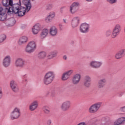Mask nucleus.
I'll return each instance as SVG.
<instances>
[{
  "label": "nucleus",
  "mask_w": 125,
  "mask_h": 125,
  "mask_svg": "<svg viewBox=\"0 0 125 125\" xmlns=\"http://www.w3.org/2000/svg\"><path fill=\"white\" fill-rule=\"evenodd\" d=\"M39 106V101L35 100L33 101L29 105V110L30 111H35Z\"/></svg>",
  "instance_id": "aec40b11"
},
{
  "label": "nucleus",
  "mask_w": 125,
  "mask_h": 125,
  "mask_svg": "<svg viewBox=\"0 0 125 125\" xmlns=\"http://www.w3.org/2000/svg\"><path fill=\"white\" fill-rule=\"evenodd\" d=\"M22 2L25 5L26 8L21 7L18 4H13L12 3L10 7H8L7 9L8 10L7 13L9 14L13 13L17 14L20 17L24 16L26 12H28L31 9V2H30V0H23Z\"/></svg>",
  "instance_id": "f257e3e1"
},
{
  "label": "nucleus",
  "mask_w": 125,
  "mask_h": 125,
  "mask_svg": "<svg viewBox=\"0 0 125 125\" xmlns=\"http://www.w3.org/2000/svg\"><path fill=\"white\" fill-rule=\"evenodd\" d=\"M21 115V112L20 111V109L16 107L11 113L10 115V119L11 120H17L20 117Z\"/></svg>",
  "instance_id": "423d86ee"
},
{
  "label": "nucleus",
  "mask_w": 125,
  "mask_h": 125,
  "mask_svg": "<svg viewBox=\"0 0 125 125\" xmlns=\"http://www.w3.org/2000/svg\"><path fill=\"white\" fill-rule=\"evenodd\" d=\"M89 28H90L89 24L87 23H83L81 24L80 26V31L81 33H87L89 31Z\"/></svg>",
  "instance_id": "9b49d317"
},
{
  "label": "nucleus",
  "mask_w": 125,
  "mask_h": 125,
  "mask_svg": "<svg viewBox=\"0 0 125 125\" xmlns=\"http://www.w3.org/2000/svg\"><path fill=\"white\" fill-rule=\"evenodd\" d=\"M102 103L98 102L92 104L89 108L88 111L90 114H94L100 109Z\"/></svg>",
  "instance_id": "20e7f679"
},
{
  "label": "nucleus",
  "mask_w": 125,
  "mask_h": 125,
  "mask_svg": "<svg viewBox=\"0 0 125 125\" xmlns=\"http://www.w3.org/2000/svg\"><path fill=\"white\" fill-rule=\"evenodd\" d=\"M73 74V70H70L64 72L61 77V80L63 82L68 81L70 79V77Z\"/></svg>",
  "instance_id": "9d476101"
},
{
  "label": "nucleus",
  "mask_w": 125,
  "mask_h": 125,
  "mask_svg": "<svg viewBox=\"0 0 125 125\" xmlns=\"http://www.w3.org/2000/svg\"><path fill=\"white\" fill-rule=\"evenodd\" d=\"M59 28H60V30H63V25L60 24L59 25Z\"/></svg>",
  "instance_id": "c03bdc74"
},
{
  "label": "nucleus",
  "mask_w": 125,
  "mask_h": 125,
  "mask_svg": "<svg viewBox=\"0 0 125 125\" xmlns=\"http://www.w3.org/2000/svg\"><path fill=\"white\" fill-rule=\"evenodd\" d=\"M6 10L3 9L2 7H0V20L4 21L6 19Z\"/></svg>",
  "instance_id": "6ab92c4d"
},
{
  "label": "nucleus",
  "mask_w": 125,
  "mask_h": 125,
  "mask_svg": "<svg viewBox=\"0 0 125 125\" xmlns=\"http://www.w3.org/2000/svg\"><path fill=\"white\" fill-rule=\"evenodd\" d=\"M84 82H91V78L88 76H86L84 78Z\"/></svg>",
  "instance_id": "72a5a7b5"
},
{
  "label": "nucleus",
  "mask_w": 125,
  "mask_h": 125,
  "mask_svg": "<svg viewBox=\"0 0 125 125\" xmlns=\"http://www.w3.org/2000/svg\"><path fill=\"white\" fill-rule=\"evenodd\" d=\"M106 1L110 4H114V3H116L117 1V0H106Z\"/></svg>",
  "instance_id": "f704fd0d"
},
{
  "label": "nucleus",
  "mask_w": 125,
  "mask_h": 125,
  "mask_svg": "<svg viewBox=\"0 0 125 125\" xmlns=\"http://www.w3.org/2000/svg\"><path fill=\"white\" fill-rule=\"evenodd\" d=\"M90 82L88 81H84V85L86 87H89L90 86Z\"/></svg>",
  "instance_id": "473e14b6"
},
{
  "label": "nucleus",
  "mask_w": 125,
  "mask_h": 125,
  "mask_svg": "<svg viewBox=\"0 0 125 125\" xmlns=\"http://www.w3.org/2000/svg\"><path fill=\"white\" fill-rule=\"evenodd\" d=\"M55 17V12L52 11L49 13V15L45 18V21L46 23H49V22H51V21L53 18Z\"/></svg>",
  "instance_id": "412c9836"
},
{
  "label": "nucleus",
  "mask_w": 125,
  "mask_h": 125,
  "mask_svg": "<svg viewBox=\"0 0 125 125\" xmlns=\"http://www.w3.org/2000/svg\"><path fill=\"white\" fill-rule=\"evenodd\" d=\"M52 121L51 120H49L47 121V125H51Z\"/></svg>",
  "instance_id": "37998d69"
},
{
  "label": "nucleus",
  "mask_w": 125,
  "mask_h": 125,
  "mask_svg": "<svg viewBox=\"0 0 125 125\" xmlns=\"http://www.w3.org/2000/svg\"><path fill=\"white\" fill-rule=\"evenodd\" d=\"M53 6L52 4H49V5H47V9H50V8H52Z\"/></svg>",
  "instance_id": "a19ab883"
},
{
  "label": "nucleus",
  "mask_w": 125,
  "mask_h": 125,
  "mask_svg": "<svg viewBox=\"0 0 125 125\" xmlns=\"http://www.w3.org/2000/svg\"><path fill=\"white\" fill-rule=\"evenodd\" d=\"M15 66L16 68H23L25 66V60L21 58H18L15 60Z\"/></svg>",
  "instance_id": "6e6552de"
},
{
  "label": "nucleus",
  "mask_w": 125,
  "mask_h": 125,
  "mask_svg": "<svg viewBox=\"0 0 125 125\" xmlns=\"http://www.w3.org/2000/svg\"><path fill=\"white\" fill-rule=\"evenodd\" d=\"M63 59H64V60H67V56L66 55L63 56Z\"/></svg>",
  "instance_id": "a18cd8bd"
},
{
  "label": "nucleus",
  "mask_w": 125,
  "mask_h": 125,
  "mask_svg": "<svg viewBox=\"0 0 125 125\" xmlns=\"http://www.w3.org/2000/svg\"><path fill=\"white\" fill-rule=\"evenodd\" d=\"M28 42V37L26 36H22L21 37L19 40V44L20 45H22L24 43H26Z\"/></svg>",
  "instance_id": "393cba45"
},
{
  "label": "nucleus",
  "mask_w": 125,
  "mask_h": 125,
  "mask_svg": "<svg viewBox=\"0 0 125 125\" xmlns=\"http://www.w3.org/2000/svg\"><path fill=\"white\" fill-rule=\"evenodd\" d=\"M125 52V49H122L120 50L119 52H118L116 54H115V58L116 59H121L122 57H123V55H124V53Z\"/></svg>",
  "instance_id": "a878e982"
},
{
  "label": "nucleus",
  "mask_w": 125,
  "mask_h": 125,
  "mask_svg": "<svg viewBox=\"0 0 125 125\" xmlns=\"http://www.w3.org/2000/svg\"><path fill=\"white\" fill-rule=\"evenodd\" d=\"M48 59H53L54 57L52 56V55L50 53V54L47 56Z\"/></svg>",
  "instance_id": "4c0bfd02"
},
{
  "label": "nucleus",
  "mask_w": 125,
  "mask_h": 125,
  "mask_svg": "<svg viewBox=\"0 0 125 125\" xmlns=\"http://www.w3.org/2000/svg\"><path fill=\"white\" fill-rule=\"evenodd\" d=\"M37 48V43L34 41L29 42L25 47V51L28 53H32Z\"/></svg>",
  "instance_id": "7ed1b4c3"
},
{
  "label": "nucleus",
  "mask_w": 125,
  "mask_h": 125,
  "mask_svg": "<svg viewBox=\"0 0 125 125\" xmlns=\"http://www.w3.org/2000/svg\"><path fill=\"white\" fill-rule=\"evenodd\" d=\"M20 3L21 2V0H19Z\"/></svg>",
  "instance_id": "09e8293b"
},
{
  "label": "nucleus",
  "mask_w": 125,
  "mask_h": 125,
  "mask_svg": "<svg viewBox=\"0 0 125 125\" xmlns=\"http://www.w3.org/2000/svg\"><path fill=\"white\" fill-rule=\"evenodd\" d=\"M81 76L80 74H75L72 78V83L73 84H79L81 81Z\"/></svg>",
  "instance_id": "f3484780"
},
{
  "label": "nucleus",
  "mask_w": 125,
  "mask_h": 125,
  "mask_svg": "<svg viewBox=\"0 0 125 125\" xmlns=\"http://www.w3.org/2000/svg\"><path fill=\"white\" fill-rule=\"evenodd\" d=\"M122 31V26L120 24H117L115 25L112 32L111 37L112 39H115L116 37H118L120 35Z\"/></svg>",
  "instance_id": "39448f33"
},
{
  "label": "nucleus",
  "mask_w": 125,
  "mask_h": 125,
  "mask_svg": "<svg viewBox=\"0 0 125 125\" xmlns=\"http://www.w3.org/2000/svg\"><path fill=\"white\" fill-rule=\"evenodd\" d=\"M80 21H81L80 17H75L73 18L71 22V25L72 28H76V27H78L80 24Z\"/></svg>",
  "instance_id": "2eb2a0df"
},
{
  "label": "nucleus",
  "mask_w": 125,
  "mask_h": 125,
  "mask_svg": "<svg viewBox=\"0 0 125 125\" xmlns=\"http://www.w3.org/2000/svg\"><path fill=\"white\" fill-rule=\"evenodd\" d=\"M117 120H118V121L119 122V123H120V125H125V117H121L119 118L118 119H117Z\"/></svg>",
  "instance_id": "c85d7f7f"
},
{
  "label": "nucleus",
  "mask_w": 125,
  "mask_h": 125,
  "mask_svg": "<svg viewBox=\"0 0 125 125\" xmlns=\"http://www.w3.org/2000/svg\"><path fill=\"white\" fill-rule=\"evenodd\" d=\"M79 6H80V3L79 2H74L70 5L69 8V12L71 14H75L79 10Z\"/></svg>",
  "instance_id": "0eeeda50"
},
{
  "label": "nucleus",
  "mask_w": 125,
  "mask_h": 125,
  "mask_svg": "<svg viewBox=\"0 0 125 125\" xmlns=\"http://www.w3.org/2000/svg\"><path fill=\"white\" fill-rule=\"evenodd\" d=\"M23 82H27V76L26 75H24L22 77Z\"/></svg>",
  "instance_id": "ea45409f"
},
{
  "label": "nucleus",
  "mask_w": 125,
  "mask_h": 125,
  "mask_svg": "<svg viewBox=\"0 0 125 125\" xmlns=\"http://www.w3.org/2000/svg\"><path fill=\"white\" fill-rule=\"evenodd\" d=\"M43 111L45 114H49L50 113V108L48 106H44L43 107Z\"/></svg>",
  "instance_id": "c756f323"
},
{
  "label": "nucleus",
  "mask_w": 125,
  "mask_h": 125,
  "mask_svg": "<svg viewBox=\"0 0 125 125\" xmlns=\"http://www.w3.org/2000/svg\"><path fill=\"white\" fill-rule=\"evenodd\" d=\"M10 63H11V57L10 56H5L2 62V65L3 67H5V68L9 67V66H10Z\"/></svg>",
  "instance_id": "f8f14e48"
},
{
  "label": "nucleus",
  "mask_w": 125,
  "mask_h": 125,
  "mask_svg": "<svg viewBox=\"0 0 125 125\" xmlns=\"http://www.w3.org/2000/svg\"><path fill=\"white\" fill-rule=\"evenodd\" d=\"M50 53L53 56V57H56V56H57V54H58V51L55 50L51 52Z\"/></svg>",
  "instance_id": "2f4dec72"
},
{
  "label": "nucleus",
  "mask_w": 125,
  "mask_h": 125,
  "mask_svg": "<svg viewBox=\"0 0 125 125\" xmlns=\"http://www.w3.org/2000/svg\"><path fill=\"white\" fill-rule=\"evenodd\" d=\"M93 0H85L87 2H91Z\"/></svg>",
  "instance_id": "de8ad7c7"
},
{
  "label": "nucleus",
  "mask_w": 125,
  "mask_h": 125,
  "mask_svg": "<svg viewBox=\"0 0 125 125\" xmlns=\"http://www.w3.org/2000/svg\"><path fill=\"white\" fill-rule=\"evenodd\" d=\"M63 22H64L65 24H67V20H66V19H63Z\"/></svg>",
  "instance_id": "49530a36"
},
{
  "label": "nucleus",
  "mask_w": 125,
  "mask_h": 125,
  "mask_svg": "<svg viewBox=\"0 0 125 125\" xmlns=\"http://www.w3.org/2000/svg\"><path fill=\"white\" fill-rule=\"evenodd\" d=\"M10 86L11 87V89H12L13 92L16 93L19 91V88L18 87L16 81L14 80L11 81L10 83Z\"/></svg>",
  "instance_id": "ddd939ff"
},
{
  "label": "nucleus",
  "mask_w": 125,
  "mask_h": 125,
  "mask_svg": "<svg viewBox=\"0 0 125 125\" xmlns=\"http://www.w3.org/2000/svg\"><path fill=\"white\" fill-rule=\"evenodd\" d=\"M107 83V80L105 78L100 79L98 82L97 87L98 88H103L105 86V83Z\"/></svg>",
  "instance_id": "4be33fe9"
},
{
  "label": "nucleus",
  "mask_w": 125,
  "mask_h": 125,
  "mask_svg": "<svg viewBox=\"0 0 125 125\" xmlns=\"http://www.w3.org/2000/svg\"><path fill=\"white\" fill-rule=\"evenodd\" d=\"M2 98V88L0 87V99Z\"/></svg>",
  "instance_id": "58836bf2"
},
{
  "label": "nucleus",
  "mask_w": 125,
  "mask_h": 125,
  "mask_svg": "<svg viewBox=\"0 0 125 125\" xmlns=\"http://www.w3.org/2000/svg\"><path fill=\"white\" fill-rule=\"evenodd\" d=\"M7 23H8L9 26H13L15 24V20L14 18L9 19L7 21Z\"/></svg>",
  "instance_id": "cd10ccee"
},
{
  "label": "nucleus",
  "mask_w": 125,
  "mask_h": 125,
  "mask_svg": "<svg viewBox=\"0 0 125 125\" xmlns=\"http://www.w3.org/2000/svg\"><path fill=\"white\" fill-rule=\"evenodd\" d=\"M48 33H49V31L47 29H44L42 30L41 32L40 35V38L42 40L43 39H45L46 37H47V35H48Z\"/></svg>",
  "instance_id": "5701e85b"
},
{
  "label": "nucleus",
  "mask_w": 125,
  "mask_h": 125,
  "mask_svg": "<svg viewBox=\"0 0 125 125\" xmlns=\"http://www.w3.org/2000/svg\"><path fill=\"white\" fill-rule=\"evenodd\" d=\"M120 110L122 111V112H125V106L121 107Z\"/></svg>",
  "instance_id": "79ce46f5"
},
{
  "label": "nucleus",
  "mask_w": 125,
  "mask_h": 125,
  "mask_svg": "<svg viewBox=\"0 0 125 125\" xmlns=\"http://www.w3.org/2000/svg\"><path fill=\"white\" fill-rule=\"evenodd\" d=\"M42 26L40 23H37L32 28V32L33 35H38L41 31Z\"/></svg>",
  "instance_id": "dca6fc26"
},
{
  "label": "nucleus",
  "mask_w": 125,
  "mask_h": 125,
  "mask_svg": "<svg viewBox=\"0 0 125 125\" xmlns=\"http://www.w3.org/2000/svg\"><path fill=\"white\" fill-rule=\"evenodd\" d=\"M2 3L4 6H5V9H4L7 12L8 11V7H10L11 4L13 3V0H2Z\"/></svg>",
  "instance_id": "a211bd4d"
},
{
  "label": "nucleus",
  "mask_w": 125,
  "mask_h": 125,
  "mask_svg": "<svg viewBox=\"0 0 125 125\" xmlns=\"http://www.w3.org/2000/svg\"><path fill=\"white\" fill-rule=\"evenodd\" d=\"M102 62L92 61L90 62V66L91 68H94V69H99L102 66Z\"/></svg>",
  "instance_id": "4468645a"
},
{
  "label": "nucleus",
  "mask_w": 125,
  "mask_h": 125,
  "mask_svg": "<svg viewBox=\"0 0 125 125\" xmlns=\"http://www.w3.org/2000/svg\"><path fill=\"white\" fill-rule=\"evenodd\" d=\"M113 125H121L119 120L117 119L113 122Z\"/></svg>",
  "instance_id": "e433bc0d"
},
{
  "label": "nucleus",
  "mask_w": 125,
  "mask_h": 125,
  "mask_svg": "<svg viewBox=\"0 0 125 125\" xmlns=\"http://www.w3.org/2000/svg\"><path fill=\"white\" fill-rule=\"evenodd\" d=\"M38 57L39 59H43L46 57V53L45 52H41L39 53Z\"/></svg>",
  "instance_id": "bb28decb"
},
{
  "label": "nucleus",
  "mask_w": 125,
  "mask_h": 125,
  "mask_svg": "<svg viewBox=\"0 0 125 125\" xmlns=\"http://www.w3.org/2000/svg\"><path fill=\"white\" fill-rule=\"evenodd\" d=\"M55 75L54 72L53 71H49L47 72L43 79V83L44 84H50L52 82H53V80H54Z\"/></svg>",
  "instance_id": "f03ea898"
},
{
  "label": "nucleus",
  "mask_w": 125,
  "mask_h": 125,
  "mask_svg": "<svg viewBox=\"0 0 125 125\" xmlns=\"http://www.w3.org/2000/svg\"><path fill=\"white\" fill-rule=\"evenodd\" d=\"M71 101H65L63 102L61 105V109L63 112L68 111L71 108Z\"/></svg>",
  "instance_id": "1a4fd4ad"
},
{
  "label": "nucleus",
  "mask_w": 125,
  "mask_h": 125,
  "mask_svg": "<svg viewBox=\"0 0 125 125\" xmlns=\"http://www.w3.org/2000/svg\"><path fill=\"white\" fill-rule=\"evenodd\" d=\"M58 33V30L55 26H52L49 29V34L51 36H56Z\"/></svg>",
  "instance_id": "b1692460"
},
{
  "label": "nucleus",
  "mask_w": 125,
  "mask_h": 125,
  "mask_svg": "<svg viewBox=\"0 0 125 125\" xmlns=\"http://www.w3.org/2000/svg\"><path fill=\"white\" fill-rule=\"evenodd\" d=\"M111 35H112V31L111 30H107L105 33V36L106 37H109Z\"/></svg>",
  "instance_id": "c9c22d12"
},
{
  "label": "nucleus",
  "mask_w": 125,
  "mask_h": 125,
  "mask_svg": "<svg viewBox=\"0 0 125 125\" xmlns=\"http://www.w3.org/2000/svg\"><path fill=\"white\" fill-rule=\"evenodd\" d=\"M5 39H6V36H5V35L3 34L1 35L0 36V43H1V42H3L4 40H5Z\"/></svg>",
  "instance_id": "7c9ffc66"
}]
</instances>
